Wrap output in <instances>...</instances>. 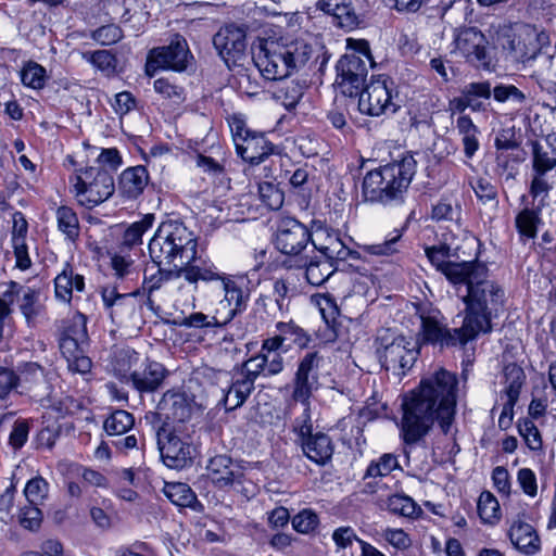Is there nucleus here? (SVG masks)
Returning <instances> with one entry per match:
<instances>
[{"label": "nucleus", "mask_w": 556, "mask_h": 556, "mask_svg": "<svg viewBox=\"0 0 556 556\" xmlns=\"http://www.w3.org/2000/svg\"><path fill=\"white\" fill-rule=\"evenodd\" d=\"M457 376L439 369L424 378L402 403L401 435L405 444L419 443L439 421L444 434L450 432L457 403Z\"/></svg>", "instance_id": "obj_1"}, {"label": "nucleus", "mask_w": 556, "mask_h": 556, "mask_svg": "<svg viewBox=\"0 0 556 556\" xmlns=\"http://www.w3.org/2000/svg\"><path fill=\"white\" fill-rule=\"evenodd\" d=\"M488 267L479 262L472 265L456 288L465 304L463 324L473 339L492 331V319L497 317L504 304V290L488 279Z\"/></svg>", "instance_id": "obj_2"}, {"label": "nucleus", "mask_w": 556, "mask_h": 556, "mask_svg": "<svg viewBox=\"0 0 556 556\" xmlns=\"http://www.w3.org/2000/svg\"><path fill=\"white\" fill-rule=\"evenodd\" d=\"M314 53L312 45L303 39L262 40L252 60L264 78L279 80L303 68Z\"/></svg>", "instance_id": "obj_3"}, {"label": "nucleus", "mask_w": 556, "mask_h": 556, "mask_svg": "<svg viewBox=\"0 0 556 556\" xmlns=\"http://www.w3.org/2000/svg\"><path fill=\"white\" fill-rule=\"evenodd\" d=\"M416 168L414 155L405 153L399 160L368 172L362 186L365 200L382 204L402 203Z\"/></svg>", "instance_id": "obj_4"}, {"label": "nucleus", "mask_w": 556, "mask_h": 556, "mask_svg": "<svg viewBox=\"0 0 556 556\" xmlns=\"http://www.w3.org/2000/svg\"><path fill=\"white\" fill-rule=\"evenodd\" d=\"M197 238L182 223L163 222L149 242V254L156 265L184 269L197 257Z\"/></svg>", "instance_id": "obj_5"}, {"label": "nucleus", "mask_w": 556, "mask_h": 556, "mask_svg": "<svg viewBox=\"0 0 556 556\" xmlns=\"http://www.w3.org/2000/svg\"><path fill=\"white\" fill-rule=\"evenodd\" d=\"M501 46L515 61L534 67L539 74L552 68L554 55L549 35L534 25L521 24L515 30L504 31Z\"/></svg>", "instance_id": "obj_6"}, {"label": "nucleus", "mask_w": 556, "mask_h": 556, "mask_svg": "<svg viewBox=\"0 0 556 556\" xmlns=\"http://www.w3.org/2000/svg\"><path fill=\"white\" fill-rule=\"evenodd\" d=\"M353 51L345 53L337 63V84L341 92L356 97L365 85L368 65L372 64L369 45L366 40H348Z\"/></svg>", "instance_id": "obj_7"}, {"label": "nucleus", "mask_w": 556, "mask_h": 556, "mask_svg": "<svg viewBox=\"0 0 556 556\" xmlns=\"http://www.w3.org/2000/svg\"><path fill=\"white\" fill-rule=\"evenodd\" d=\"M189 429L177 427L156 429L157 447L163 463L173 469H182L192 463L194 447Z\"/></svg>", "instance_id": "obj_8"}, {"label": "nucleus", "mask_w": 556, "mask_h": 556, "mask_svg": "<svg viewBox=\"0 0 556 556\" xmlns=\"http://www.w3.org/2000/svg\"><path fill=\"white\" fill-rule=\"evenodd\" d=\"M379 346L377 355L387 370L396 375H404L417 359L418 351L415 345L402 336L391 332L378 337Z\"/></svg>", "instance_id": "obj_9"}, {"label": "nucleus", "mask_w": 556, "mask_h": 556, "mask_svg": "<svg viewBox=\"0 0 556 556\" xmlns=\"http://www.w3.org/2000/svg\"><path fill=\"white\" fill-rule=\"evenodd\" d=\"M114 189L112 174L100 166L87 167L75 184L79 203L89 208L106 201L114 193Z\"/></svg>", "instance_id": "obj_10"}, {"label": "nucleus", "mask_w": 556, "mask_h": 556, "mask_svg": "<svg viewBox=\"0 0 556 556\" xmlns=\"http://www.w3.org/2000/svg\"><path fill=\"white\" fill-rule=\"evenodd\" d=\"M454 52L476 67L490 71L493 58L489 49V41L484 34L476 27H464L455 30Z\"/></svg>", "instance_id": "obj_11"}, {"label": "nucleus", "mask_w": 556, "mask_h": 556, "mask_svg": "<svg viewBox=\"0 0 556 556\" xmlns=\"http://www.w3.org/2000/svg\"><path fill=\"white\" fill-rule=\"evenodd\" d=\"M236 151L251 165H258L274 152V146L263 132L245 127L242 121H236L231 128Z\"/></svg>", "instance_id": "obj_12"}, {"label": "nucleus", "mask_w": 556, "mask_h": 556, "mask_svg": "<svg viewBox=\"0 0 556 556\" xmlns=\"http://www.w3.org/2000/svg\"><path fill=\"white\" fill-rule=\"evenodd\" d=\"M393 85L390 78L379 77L363 87L357 94L359 111L370 116L396 112L399 106L393 102Z\"/></svg>", "instance_id": "obj_13"}, {"label": "nucleus", "mask_w": 556, "mask_h": 556, "mask_svg": "<svg viewBox=\"0 0 556 556\" xmlns=\"http://www.w3.org/2000/svg\"><path fill=\"white\" fill-rule=\"evenodd\" d=\"M325 358L318 352L306 353L299 362L292 380V399L308 408L309 399L319 387V369Z\"/></svg>", "instance_id": "obj_14"}, {"label": "nucleus", "mask_w": 556, "mask_h": 556, "mask_svg": "<svg viewBox=\"0 0 556 556\" xmlns=\"http://www.w3.org/2000/svg\"><path fill=\"white\" fill-rule=\"evenodd\" d=\"M192 59L186 39L174 35L168 46L154 48L149 52L146 71L149 76L160 68H170L176 72L185 71Z\"/></svg>", "instance_id": "obj_15"}, {"label": "nucleus", "mask_w": 556, "mask_h": 556, "mask_svg": "<svg viewBox=\"0 0 556 556\" xmlns=\"http://www.w3.org/2000/svg\"><path fill=\"white\" fill-rule=\"evenodd\" d=\"M312 239L305 225L292 217L282 218L277 227L274 244L287 258L304 256Z\"/></svg>", "instance_id": "obj_16"}, {"label": "nucleus", "mask_w": 556, "mask_h": 556, "mask_svg": "<svg viewBox=\"0 0 556 556\" xmlns=\"http://www.w3.org/2000/svg\"><path fill=\"white\" fill-rule=\"evenodd\" d=\"M213 45L228 68L241 66L248 59L247 34L243 27L229 24L213 37Z\"/></svg>", "instance_id": "obj_17"}, {"label": "nucleus", "mask_w": 556, "mask_h": 556, "mask_svg": "<svg viewBox=\"0 0 556 556\" xmlns=\"http://www.w3.org/2000/svg\"><path fill=\"white\" fill-rule=\"evenodd\" d=\"M217 289L224 293V298L218 301L215 314L213 315L216 325H227L233 318L243 313L250 300V291L243 290L242 287L233 279L231 275L223 277L222 283Z\"/></svg>", "instance_id": "obj_18"}, {"label": "nucleus", "mask_w": 556, "mask_h": 556, "mask_svg": "<svg viewBox=\"0 0 556 556\" xmlns=\"http://www.w3.org/2000/svg\"><path fill=\"white\" fill-rule=\"evenodd\" d=\"M421 334L422 340L427 343L439 344L440 346L465 345L472 337L465 331V325L460 328L448 329L441 321L439 311H431L428 314L421 313Z\"/></svg>", "instance_id": "obj_19"}, {"label": "nucleus", "mask_w": 556, "mask_h": 556, "mask_svg": "<svg viewBox=\"0 0 556 556\" xmlns=\"http://www.w3.org/2000/svg\"><path fill=\"white\" fill-rule=\"evenodd\" d=\"M304 419L301 424L296 420L295 431L301 439L304 454L314 463L325 465L333 454V445L329 435L323 432L312 433L311 416L308 408L304 409Z\"/></svg>", "instance_id": "obj_20"}, {"label": "nucleus", "mask_w": 556, "mask_h": 556, "mask_svg": "<svg viewBox=\"0 0 556 556\" xmlns=\"http://www.w3.org/2000/svg\"><path fill=\"white\" fill-rule=\"evenodd\" d=\"M156 409L164 417V424L161 427L188 428L185 424L191 418L192 405L186 392L179 390L166 391L159 401Z\"/></svg>", "instance_id": "obj_21"}, {"label": "nucleus", "mask_w": 556, "mask_h": 556, "mask_svg": "<svg viewBox=\"0 0 556 556\" xmlns=\"http://www.w3.org/2000/svg\"><path fill=\"white\" fill-rule=\"evenodd\" d=\"M282 265L288 269H305L306 280L312 286L323 285L336 271V267L330 261L308 253L295 258H286Z\"/></svg>", "instance_id": "obj_22"}, {"label": "nucleus", "mask_w": 556, "mask_h": 556, "mask_svg": "<svg viewBox=\"0 0 556 556\" xmlns=\"http://www.w3.org/2000/svg\"><path fill=\"white\" fill-rule=\"evenodd\" d=\"M450 248L447 245L431 247L426 249V255L441 273L453 285L457 286L466 276L467 271L472 268L476 261L472 262H452L448 261Z\"/></svg>", "instance_id": "obj_23"}, {"label": "nucleus", "mask_w": 556, "mask_h": 556, "mask_svg": "<svg viewBox=\"0 0 556 556\" xmlns=\"http://www.w3.org/2000/svg\"><path fill=\"white\" fill-rule=\"evenodd\" d=\"M208 479L218 488L241 484L243 472L227 455L212 457L206 466Z\"/></svg>", "instance_id": "obj_24"}, {"label": "nucleus", "mask_w": 556, "mask_h": 556, "mask_svg": "<svg viewBox=\"0 0 556 556\" xmlns=\"http://www.w3.org/2000/svg\"><path fill=\"white\" fill-rule=\"evenodd\" d=\"M167 374V369L161 363L147 358L142 368L134 370L129 379L139 393H151L163 384Z\"/></svg>", "instance_id": "obj_25"}, {"label": "nucleus", "mask_w": 556, "mask_h": 556, "mask_svg": "<svg viewBox=\"0 0 556 556\" xmlns=\"http://www.w3.org/2000/svg\"><path fill=\"white\" fill-rule=\"evenodd\" d=\"M508 536L511 544L521 553L533 555L540 551V538L535 529L526 522L523 515L518 514L513 519Z\"/></svg>", "instance_id": "obj_26"}, {"label": "nucleus", "mask_w": 556, "mask_h": 556, "mask_svg": "<svg viewBox=\"0 0 556 556\" xmlns=\"http://www.w3.org/2000/svg\"><path fill=\"white\" fill-rule=\"evenodd\" d=\"M88 340L66 338L60 336L59 346L62 355L67 362V367L73 372L86 374L91 369V359L86 355Z\"/></svg>", "instance_id": "obj_27"}, {"label": "nucleus", "mask_w": 556, "mask_h": 556, "mask_svg": "<svg viewBox=\"0 0 556 556\" xmlns=\"http://www.w3.org/2000/svg\"><path fill=\"white\" fill-rule=\"evenodd\" d=\"M317 9L332 16L333 23L346 30H353L359 25V16L352 0H317Z\"/></svg>", "instance_id": "obj_28"}, {"label": "nucleus", "mask_w": 556, "mask_h": 556, "mask_svg": "<svg viewBox=\"0 0 556 556\" xmlns=\"http://www.w3.org/2000/svg\"><path fill=\"white\" fill-rule=\"evenodd\" d=\"M132 294H122L115 288H103L101 296L103 305L114 324H123L135 311Z\"/></svg>", "instance_id": "obj_29"}, {"label": "nucleus", "mask_w": 556, "mask_h": 556, "mask_svg": "<svg viewBox=\"0 0 556 556\" xmlns=\"http://www.w3.org/2000/svg\"><path fill=\"white\" fill-rule=\"evenodd\" d=\"M253 390L254 384L252 380L237 372L233 375L230 386L223 390L224 395L220 400V404L224 405L227 412L235 410L244 404Z\"/></svg>", "instance_id": "obj_30"}, {"label": "nucleus", "mask_w": 556, "mask_h": 556, "mask_svg": "<svg viewBox=\"0 0 556 556\" xmlns=\"http://www.w3.org/2000/svg\"><path fill=\"white\" fill-rule=\"evenodd\" d=\"M149 175L144 166L125 169L118 180V191L127 199L138 198L148 185Z\"/></svg>", "instance_id": "obj_31"}, {"label": "nucleus", "mask_w": 556, "mask_h": 556, "mask_svg": "<svg viewBox=\"0 0 556 556\" xmlns=\"http://www.w3.org/2000/svg\"><path fill=\"white\" fill-rule=\"evenodd\" d=\"M164 495L178 507H188L193 511L202 513L204 506L197 498L192 489L182 482H166L163 488Z\"/></svg>", "instance_id": "obj_32"}, {"label": "nucleus", "mask_w": 556, "mask_h": 556, "mask_svg": "<svg viewBox=\"0 0 556 556\" xmlns=\"http://www.w3.org/2000/svg\"><path fill=\"white\" fill-rule=\"evenodd\" d=\"M552 140L556 141V136H547V147L538 141L532 142V168L534 173L546 174L556 167V148Z\"/></svg>", "instance_id": "obj_33"}, {"label": "nucleus", "mask_w": 556, "mask_h": 556, "mask_svg": "<svg viewBox=\"0 0 556 556\" xmlns=\"http://www.w3.org/2000/svg\"><path fill=\"white\" fill-rule=\"evenodd\" d=\"M85 288L84 276L75 274L72 268H65L54 279L56 299L70 303L73 290L81 292Z\"/></svg>", "instance_id": "obj_34"}, {"label": "nucleus", "mask_w": 556, "mask_h": 556, "mask_svg": "<svg viewBox=\"0 0 556 556\" xmlns=\"http://www.w3.org/2000/svg\"><path fill=\"white\" fill-rule=\"evenodd\" d=\"M180 277V269L153 263L152 266H148L144 270L143 289L151 294L153 291L159 290L164 282Z\"/></svg>", "instance_id": "obj_35"}, {"label": "nucleus", "mask_w": 556, "mask_h": 556, "mask_svg": "<svg viewBox=\"0 0 556 556\" xmlns=\"http://www.w3.org/2000/svg\"><path fill=\"white\" fill-rule=\"evenodd\" d=\"M456 129L462 137L464 154L467 159H472L480 148V130L467 115H462L456 121Z\"/></svg>", "instance_id": "obj_36"}, {"label": "nucleus", "mask_w": 556, "mask_h": 556, "mask_svg": "<svg viewBox=\"0 0 556 556\" xmlns=\"http://www.w3.org/2000/svg\"><path fill=\"white\" fill-rule=\"evenodd\" d=\"M319 254L332 264L334 261L358 260L359 253L348 248L338 233L330 235L329 245H319Z\"/></svg>", "instance_id": "obj_37"}, {"label": "nucleus", "mask_w": 556, "mask_h": 556, "mask_svg": "<svg viewBox=\"0 0 556 556\" xmlns=\"http://www.w3.org/2000/svg\"><path fill=\"white\" fill-rule=\"evenodd\" d=\"M55 218L58 223V229L71 242H75L79 237V219L73 208L66 205H62L56 208Z\"/></svg>", "instance_id": "obj_38"}, {"label": "nucleus", "mask_w": 556, "mask_h": 556, "mask_svg": "<svg viewBox=\"0 0 556 556\" xmlns=\"http://www.w3.org/2000/svg\"><path fill=\"white\" fill-rule=\"evenodd\" d=\"M181 276H184L190 283H197L201 280L204 282H217L219 286L223 277H226L227 274L219 273L213 265L199 266L190 263L189 265L184 266V269H181Z\"/></svg>", "instance_id": "obj_39"}, {"label": "nucleus", "mask_w": 556, "mask_h": 556, "mask_svg": "<svg viewBox=\"0 0 556 556\" xmlns=\"http://www.w3.org/2000/svg\"><path fill=\"white\" fill-rule=\"evenodd\" d=\"M135 425L132 414L124 409L114 410L103 422V429L109 437H121Z\"/></svg>", "instance_id": "obj_40"}, {"label": "nucleus", "mask_w": 556, "mask_h": 556, "mask_svg": "<svg viewBox=\"0 0 556 556\" xmlns=\"http://www.w3.org/2000/svg\"><path fill=\"white\" fill-rule=\"evenodd\" d=\"M277 331L283 341L287 352L291 345H296L298 348H305L309 342L308 334L293 321L289 323H278L276 325Z\"/></svg>", "instance_id": "obj_41"}, {"label": "nucleus", "mask_w": 556, "mask_h": 556, "mask_svg": "<svg viewBox=\"0 0 556 556\" xmlns=\"http://www.w3.org/2000/svg\"><path fill=\"white\" fill-rule=\"evenodd\" d=\"M40 292L30 287H23L20 294V311L26 323L30 325L39 316L41 312V304L39 302Z\"/></svg>", "instance_id": "obj_42"}, {"label": "nucleus", "mask_w": 556, "mask_h": 556, "mask_svg": "<svg viewBox=\"0 0 556 556\" xmlns=\"http://www.w3.org/2000/svg\"><path fill=\"white\" fill-rule=\"evenodd\" d=\"M478 514L484 523L493 525L500 520V504L492 493L485 491L480 494L478 501Z\"/></svg>", "instance_id": "obj_43"}, {"label": "nucleus", "mask_w": 556, "mask_h": 556, "mask_svg": "<svg viewBox=\"0 0 556 556\" xmlns=\"http://www.w3.org/2000/svg\"><path fill=\"white\" fill-rule=\"evenodd\" d=\"M153 222L154 215L147 214L140 220L132 223L124 232L123 244L129 248L140 244L143 233L152 227Z\"/></svg>", "instance_id": "obj_44"}, {"label": "nucleus", "mask_w": 556, "mask_h": 556, "mask_svg": "<svg viewBox=\"0 0 556 556\" xmlns=\"http://www.w3.org/2000/svg\"><path fill=\"white\" fill-rule=\"evenodd\" d=\"M504 376L507 384L505 389L506 397L518 400L526 379L522 368L515 364L507 365L504 369Z\"/></svg>", "instance_id": "obj_45"}, {"label": "nucleus", "mask_w": 556, "mask_h": 556, "mask_svg": "<svg viewBox=\"0 0 556 556\" xmlns=\"http://www.w3.org/2000/svg\"><path fill=\"white\" fill-rule=\"evenodd\" d=\"M402 237V232L399 229H394L389 237L381 243L364 244L362 250L364 253L378 256H389L399 251L397 242Z\"/></svg>", "instance_id": "obj_46"}, {"label": "nucleus", "mask_w": 556, "mask_h": 556, "mask_svg": "<svg viewBox=\"0 0 556 556\" xmlns=\"http://www.w3.org/2000/svg\"><path fill=\"white\" fill-rule=\"evenodd\" d=\"M21 80L24 86L41 89L46 84V68L36 62H28L21 71Z\"/></svg>", "instance_id": "obj_47"}, {"label": "nucleus", "mask_w": 556, "mask_h": 556, "mask_svg": "<svg viewBox=\"0 0 556 556\" xmlns=\"http://www.w3.org/2000/svg\"><path fill=\"white\" fill-rule=\"evenodd\" d=\"M479 201L495 213L498 208L497 189L484 178H479L472 187Z\"/></svg>", "instance_id": "obj_48"}, {"label": "nucleus", "mask_w": 556, "mask_h": 556, "mask_svg": "<svg viewBox=\"0 0 556 556\" xmlns=\"http://www.w3.org/2000/svg\"><path fill=\"white\" fill-rule=\"evenodd\" d=\"M387 506L391 513L404 517H413L420 511V508L412 497L402 494L390 496Z\"/></svg>", "instance_id": "obj_49"}, {"label": "nucleus", "mask_w": 556, "mask_h": 556, "mask_svg": "<svg viewBox=\"0 0 556 556\" xmlns=\"http://www.w3.org/2000/svg\"><path fill=\"white\" fill-rule=\"evenodd\" d=\"M261 201L270 210H279L283 204V192L273 182L258 184Z\"/></svg>", "instance_id": "obj_50"}, {"label": "nucleus", "mask_w": 556, "mask_h": 556, "mask_svg": "<svg viewBox=\"0 0 556 556\" xmlns=\"http://www.w3.org/2000/svg\"><path fill=\"white\" fill-rule=\"evenodd\" d=\"M90 37L101 46H111L124 37L123 29L116 24H106L92 30Z\"/></svg>", "instance_id": "obj_51"}, {"label": "nucleus", "mask_w": 556, "mask_h": 556, "mask_svg": "<svg viewBox=\"0 0 556 556\" xmlns=\"http://www.w3.org/2000/svg\"><path fill=\"white\" fill-rule=\"evenodd\" d=\"M521 159L513 157L507 152H497L495 156L494 174L506 181L515 179L517 168L513 162H519Z\"/></svg>", "instance_id": "obj_52"}, {"label": "nucleus", "mask_w": 556, "mask_h": 556, "mask_svg": "<svg viewBox=\"0 0 556 556\" xmlns=\"http://www.w3.org/2000/svg\"><path fill=\"white\" fill-rule=\"evenodd\" d=\"M62 337L77 338L78 340H88L87 331V316L80 312H76L68 320L64 330L61 333Z\"/></svg>", "instance_id": "obj_53"}, {"label": "nucleus", "mask_w": 556, "mask_h": 556, "mask_svg": "<svg viewBox=\"0 0 556 556\" xmlns=\"http://www.w3.org/2000/svg\"><path fill=\"white\" fill-rule=\"evenodd\" d=\"M49 483L40 476L30 479L24 489V494L30 504L39 505L48 495Z\"/></svg>", "instance_id": "obj_54"}, {"label": "nucleus", "mask_w": 556, "mask_h": 556, "mask_svg": "<svg viewBox=\"0 0 556 556\" xmlns=\"http://www.w3.org/2000/svg\"><path fill=\"white\" fill-rule=\"evenodd\" d=\"M539 222L540 218L533 210L525 208L516 217V227L521 236L534 238Z\"/></svg>", "instance_id": "obj_55"}, {"label": "nucleus", "mask_w": 556, "mask_h": 556, "mask_svg": "<svg viewBox=\"0 0 556 556\" xmlns=\"http://www.w3.org/2000/svg\"><path fill=\"white\" fill-rule=\"evenodd\" d=\"M42 521V513L38 508V505L30 504L21 508L18 514L20 525L29 531H36L40 528Z\"/></svg>", "instance_id": "obj_56"}, {"label": "nucleus", "mask_w": 556, "mask_h": 556, "mask_svg": "<svg viewBox=\"0 0 556 556\" xmlns=\"http://www.w3.org/2000/svg\"><path fill=\"white\" fill-rule=\"evenodd\" d=\"M518 431L523 438L528 447L532 451H539L542 447V439L539 429L530 419H523L518 422Z\"/></svg>", "instance_id": "obj_57"}, {"label": "nucleus", "mask_w": 556, "mask_h": 556, "mask_svg": "<svg viewBox=\"0 0 556 556\" xmlns=\"http://www.w3.org/2000/svg\"><path fill=\"white\" fill-rule=\"evenodd\" d=\"M399 467L397 458L393 454H383L378 462L371 463L367 470L366 477H384Z\"/></svg>", "instance_id": "obj_58"}, {"label": "nucleus", "mask_w": 556, "mask_h": 556, "mask_svg": "<svg viewBox=\"0 0 556 556\" xmlns=\"http://www.w3.org/2000/svg\"><path fill=\"white\" fill-rule=\"evenodd\" d=\"M319 523V518L311 509H303L292 518L293 529L303 534L314 531Z\"/></svg>", "instance_id": "obj_59"}, {"label": "nucleus", "mask_w": 556, "mask_h": 556, "mask_svg": "<svg viewBox=\"0 0 556 556\" xmlns=\"http://www.w3.org/2000/svg\"><path fill=\"white\" fill-rule=\"evenodd\" d=\"M153 87L155 92L175 103H180L185 100L184 88L172 84L167 78H157L154 80Z\"/></svg>", "instance_id": "obj_60"}, {"label": "nucleus", "mask_w": 556, "mask_h": 556, "mask_svg": "<svg viewBox=\"0 0 556 556\" xmlns=\"http://www.w3.org/2000/svg\"><path fill=\"white\" fill-rule=\"evenodd\" d=\"M195 164L200 169H202L203 173L214 177H219L225 173L224 157L216 159L199 153L195 156Z\"/></svg>", "instance_id": "obj_61"}, {"label": "nucleus", "mask_w": 556, "mask_h": 556, "mask_svg": "<svg viewBox=\"0 0 556 556\" xmlns=\"http://www.w3.org/2000/svg\"><path fill=\"white\" fill-rule=\"evenodd\" d=\"M239 374H241L247 379H251L253 384L260 375L263 374L267 376V367L264 361V356L260 353L248 359L243 364V367Z\"/></svg>", "instance_id": "obj_62"}, {"label": "nucleus", "mask_w": 556, "mask_h": 556, "mask_svg": "<svg viewBox=\"0 0 556 556\" xmlns=\"http://www.w3.org/2000/svg\"><path fill=\"white\" fill-rule=\"evenodd\" d=\"M83 58L101 71L114 68L116 62L114 54L108 50L87 51Z\"/></svg>", "instance_id": "obj_63"}, {"label": "nucleus", "mask_w": 556, "mask_h": 556, "mask_svg": "<svg viewBox=\"0 0 556 556\" xmlns=\"http://www.w3.org/2000/svg\"><path fill=\"white\" fill-rule=\"evenodd\" d=\"M472 102L479 105V112L485 110V100H489L492 94L491 84L489 81L471 83L466 86Z\"/></svg>", "instance_id": "obj_64"}]
</instances>
